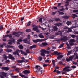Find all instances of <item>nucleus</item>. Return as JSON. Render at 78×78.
I'll list each match as a JSON object with an SVG mask.
<instances>
[{"instance_id":"obj_43","label":"nucleus","mask_w":78,"mask_h":78,"mask_svg":"<svg viewBox=\"0 0 78 78\" xmlns=\"http://www.w3.org/2000/svg\"><path fill=\"white\" fill-rule=\"evenodd\" d=\"M73 12H78V10H74L73 11Z\"/></svg>"},{"instance_id":"obj_56","label":"nucleus","mask_w":78,"mask_h":78,"mask_svg":"<svg viewBox=\"0 0 78 78\" xmlns=\"http://www.w3.org/2000/svg\"><path fill=\"white\" fill-rule=\"evenodd\" d=\"M56 73H60V71H59L58 70H57Z\"/></svg>"},{"instance_id":"obj_13","label":"nucleus","mask_w":78,"mask_h":78,"mask_svg":"<svg viewBox=\"0 0 78 78\" xmlns=\"http://www.w3.org/2000/svg\"><path fill=\"white\" fill-rule=\"evenodd\" d=\"M48 45V44L46 43H43L40 44L41 47H44L45 46H47Z\"/></svg>"},{"instance_id":"obj_48","label":"nucleus","mask_w":78,"mask_h":78,"mask_svg":"<svg viewBox=\"0 0 78 78\" xmlns=\"http://www.w3.org/2000/svg\"><path fill=\"white\" fill-rule=\"evenodd\" d=\"M59 14H60L61 15H64V13H63V12H60L59 13Z\"/></svg>"},{"instance_id":"obj_8","label":"nucleus","mask_w":78,"mask_h":78,"mask_svg":"<svg viewBox=\"0 0 78 78\" xmlns=\"http://www.w3.org/2000/svg\"><path fill=\"white\" fill-rule=\"evenodd\" d=\"M73 42H75V41L74 39H72L70 40L69 42V44L70 45H74Z\"/></svg>"},{"instance_id":"obj_24","label":"nucleus","mask_w":78,"mask_h":78,"mask_svg":"<svg viewBox=\"0 0 78 78\" xmlns=\"http://www.w3.org/2000/svg\"><path fill=\"white\" fill-rule=\"evenodd\" d=\"M19 48H20V49H23V46L21 44L19 46Z\"/></svg>"},{"instance_id":"obj_53","label":"nucleus","mask_w":78,"mask_h":78,"mask_svg":"<svg viewBox=\"0 0 78 78\" xmlns=\"http://www.w3.org/2000/svg\"><path fill=\"white\" fill-rule=\"evenodd\" d=\"M18 33H19V34H20V35H22V34H23V33L21 32H18Z\"/></svg>"},{"instance_id":"obj_26","label":"nucleus","mask_w":78,"mask_h":78,"mask_svg":"<svg viewBox=\"0 0 78 78\" xmlns=\"http://www.w3.org/2000/svg\"><path fill=\"white\" fill-rule=\"evenodd\" d=\"M38 59L39 60V61H42V57L41 56H40L38 58Z\"/></svg>"},{"instance_id":"obj_28","label":"nucleus","mask_w":78,"mask_h":78,"mask_svg":"<svg viewBox=\"0 0 78 78\" xmlns=\"http://www.w3.org/2000/svg\"><path fill=\"white\" fill-rule=\"evenodd\" d=\"M70 24H71V22H70V21H68L66 22L67 25H69Z\"/></svg>"},{"instance_id":"obj_1","label":"nucleus","mask_w":78,"mask_h":78,"mask_svg":"<svg viewBox=\"0 0 78 78\" xmlns=\"http://www.w3.org/2000/svg\"><path fill=\"white\" fill-rule=\"evenodd\" d=\"M35 69L37 70L36 71V72L37 73H39V74H42V73H43L41 69H42V68H41L40 66H37L35 67Z\"/></svg>"},{"instance_id":"obj_37","label":"nucleus","mask_w":78,"mask_h":78,"mask_svg":"<svg viewBox=\"0 0 78 78\" xmlns=\"http://www.w3.org/2000/svg\"><path fill=\"white\" fill-rule=\"evenodd\" d=\"M3 29V26L2 25L0 26V30H2Z\"/></svg>"},{"instance_id":"obj_21","label":"nucleus","mask_w":78,"mask_h":78,"mask_svg":"<svg viewBox=\"0 0 78 78\" xmlns=\"http://www.w3.org/2000/svg\"><path fill=\"white\" fill-rule=\"evenodd\" d=\"M72 16H73V19H75V17H78V16H77L75 14H72Z\"/></svg>"},{"instance_id":"obj_50","label":"nucleus","mask_w":78,"mask_h":78,"mask_svg":"<svg viewBox=\"0 0 78 78\" xmlns=\"http://www.w3.org/2000/svg\"><path fill=\"white\" fill-rule=\"evenodd\" d=\"M71 37H73V38H74V37H76V36H75V35H71Z\"/></svg>"},{"instance_id":"obj_19","label":"nucleus","mask_w":78,"mask_h":78,"mask_svg":"<svg viewBox=\"0 0 78 78\" xmlns=\"http://www.w3.org/2000/svg\"><path fill=\"white\" fill-rule=\"evenodd\" d=\"M18 42H17V44H20L19 42H22V39H20L17 40Z\"/></svg>"},{"instance_id":"obj_30","label":"nucleus","mask_w":78,"mask_h":78,"mask_svg":"<svg viewBox=\"0 0 78 78\" xmlns=\"http://www.w3.org/2000/svg\"><path fill=\"white\" fill-rule=\"evenodd\" d=\"M45 24H46L45 26L46 27H48L49 28L50 27V26L48 25L47 23H46Z\"/></svg>"},{"instance_id":"obj_6","label":"nucleus","mask_w":78,"mask_h":78,"mask_svg":"<svg viewBox=\"0 0 78 78\" xmlns=\"http://www.w3.org/2000/svg\"><path fill=\"white\" fill-rule=\"evenodd\" d=\"M21 59L22 60H17V62H20V63H22L23 62H24L25 61H26V60H25V59L24 57H21Z\"/></svg>"},{"instance_id":"obj_15","label":"nucleus","mask_w":78,"mask_h":78,"mask_svg":"<svg viewBox=\"0 0 78 78\" xmlns=\"http://www.w3.org/2000/svg\"><path fill=\"white\" fill-rule=\"evenodd\" d=\"M36 47L37 46L36 45H34L30 47V49L32 50L33 48H36Z\"/></svg>"},{"instance_id":"obj_44","label":"nucleus","mask_w":78,"mask_h":78,"mask_svg":"<svg viewBox=\"0 0 78 78\" xmlns=\"http://www.w3.org/2000/svg\"><path fill=\"white\" fill-rule=\"evenodd\" d=\"M71 67H72V68H73V69H75V68L76 67V66H71Z\"/></svg>"},{"instance_id":"obj_36","label":"nucleus","mask_w":78,"mask_h":78,"mask_svg":"<svg viewBox=\"0 0 78 78\" xmlns=\"http://www.w3.org/2000/svg\"><path fill=\"white\" fill-rule=\"evenodd\" d=\"M72 31V30H71V29H69L67 31V33H69V32H71Z\"/></svg>"},{"instance_id":"obj_60","label":"nucleus","mask_w":78,"mask_h":78,"mask_svg":"<svg viewBox=\"0 0 78 78\" xmlns=\"http://www.w3.org/2000/svg\"><path fill=\"white\" fill-rule=\"evenodd\" d=\"M13 34L14 35H16V34H17V32H14L13 33Z\"/></svg>"},{"instance_id":"obj_17","label":"nucleus","mask_w":78,"mask_h":78,"mask_svg":"<svg viewBox=\"0 0 78 78\" xmlns=\"http://www.w3.org/2000/svg\"><path fill=\"white\" fill-rule=\"evenodd\" d=\"M38 36L39 37L41 38V39L44 38V36L42 34H40Z\"/></svg>"},{"instance_id":"obj_29","label":"nucleus","mask_w":78,"mask_h":78,"mask_svg":"<svg viewBox=\"0 0 78 78\" xmlns=\"http://www.w3.org/2000/svg\"><path fill=\"white\" fill-rule=\"evenodd\" d=\"M11 45H7L5 46V47L7 48H11Z\"/></svg>"},{"instance_id":"obj_2","label":"nucleus","mask_w":78,"mask_h":78,"mask_svg":"<svg viewBox=\"0 0 78 78\" xmlns=\"http://www.w3.org/2000/svg\"><path fill=\"white\" fill-rule=\"evenodd\" d=\"M21 52L22 54H23L24 53V52L22 50H19V49H17L16 50V51L13 52V55H18V56H19V53H20V52Z\"/></svg>"},{"instance_id":"obj_55","label":"nucleus","mask_w":78,"mask_h":78,"mask_svg":"<svg viewBox=\"0 0 78 78\" xmlns=\"http://www.w3.org/2000/svg\"><path fill=\"white\" fill-rule=\"evenodd\" d=\"M56 14V12H55L52 13V14H53V15H54V14Z\"/></svg>"},{"instance_id":"obj_10","label":"nucleus","mask_w":78,"mask_h":78,"mask_svg":"<svg viewBox=\"0 0 78 78\" xmlns=\"http://www.w3.org/2000/svg\"><path fill=\"white\" fill-rule=\"evenodd\" d=\"M23 72L25 75H27L28 73H30V71L29 70H25L23 71Z\"/></svg>"},{"instance_id":"obj_7","label":"nucleus","mask_w":78,"mask_h":78,"mask_svg":"<svg viewBox=\"0 0 78 78\" xmlns=\"http://www.w3.org/2000/svg\"><path fill=\"white\" fill-rule=\"evenodd\" d=\"M0 76L1 78H4V76H6V75L7 73L4 72H1L0 73Z\"/></svg>"},{"instance_id":"obj_9","label":"nucleus","mask_w":78,"mask_h":78,"mask_svg":"<svg viewBox=\"0 0 78 78\" xmlns=\"http://www.w3.org/2000/svg\"><path fill=\"white\" fill-rule=\"evenodd\" d=\"M46 51V50L45 49H42L41 51V56H45V53Z\"/></svg>"},{"instance_id":"obj_45","label":"nucleus","mask_w":78,"mask_h":78,"mask_svg":"<svg viewBox=\"0 0 78 78\" xmlns=\"http://www.w3.org/2000/svg\"><path fill=\"white\" fill-rule=\"evenodd\" d=\"M42 18H41L39 20V22H41L42 23Z\"/></svg>"},{"instance_id":"obj_64","label":"nucleus","mask_w":78,"mask_h":78,"mask_svg":"<svg viewBox=\"0 0 78 78\" xmlns=\"http://www.w3.org/2000/svg\"><path fill=\"white\" fill-rule=\"evenodd\" d=\"M11 48H13V49H14V46H11Z\"/></svg>"},{"instance_id":"obj_59","label":"nucleus","mask_w":78,"mask_h":78,"mask_svg":"<svg viewBox=\"0 0 78 78\" xmlns=\"http://www.w3.org/2000/svg\"><path fill=\"white\" fill-rule=\"evenodd\" d=\"M9 35H6L5 36V37H9Z\"/></svg>"},{"instance_id":"obj_3","label":"nucleus","mask_w":78,"mask_h":78,"mask_svg":"<svg viewBox=\"0 0 78 78\" xmlns=\"http://www.w3.org/2000/svg\"><path fill=\"white\" fill-rule=\"evenodd\" d=\"M52 27L53 28V29H51V28H50L49 29V31L50 33H52L53 32V31H57L58 30V27H56V26H52Z\"/></svg>"},{"instance_id":"obj_18","label":"nucleus","mask_w":78,"mask_h":78,"mask_svg":"<svg viewBox=\"0 0 78 78\" xmlns=\"http://www.w3.org/2000/svg\"><path fill=\"white\" fill-rule=\"evenodd\" d=\"M64 32V31H59L57 34H55L57 35H59V34H62V33Z\"/></svg>"},{"instance_id":"obj_40","label":"nucleus","mask_w":78,"mask_h":78,"mask_svg":"<svg viewBox=\"0 0 78 78\" xmlns=\"http://www.w3.org/2000/svg\"><path fill=\"white\" fill-rule=\"evenodd\" d=\"M71 51H70L68 52V53H67V55H70L71 53Z\"/></svg>"},{"instance_id":"obj_16","label":"nucleus","mask_w":78,"mask_h":78,"mask_svg":"<svg viewBox=\"0 0 78 78\" xmlns=\"http://www.w3.org/2000/svg\"><path fill=\"white\" fill-rule=\"evenodd\" d=\"M73 59V57H70L69 58L66 59V61L68 62H69L71 60H72Z\"/></svg>"},{"instance_id":"obj_32","label":"nucleus","mask_w":78,"mask_h":78,"mask_svg":"<svg viewBox=\"0 0 78 78\" xmlns=\"http://www.w3.org/2000/svg\"><path fill=\"white\" fill-rule=\"evenodd\" d=\"M49 37L51 39H54V38L55 37V36H54V35H51Z\"/></svg>"},{"instance_id":"obj_57","label":"nucleus","mask_w":78,"mask_h":78,"mask_svg":"<svg viewBox=\"0 0 78 78\" xmlns=\"http://www.w3.org/2000/svg\"><path fill=\"white\" fill-rule=\"evenodd\" d=\"M55 25H56V26L59 27V25L58 24H55Z\"/></svg>"},{"instance_id":"obj_23","label":"nucleus","mask_w":78,"mask_h":78,"mask_svg":"<svg viewBox=\"0 0 78 78\" xmlns=\"http://www.w3.org/2000/svg\"><path fill=\"white\" fill-rule=\"evenodd\" d=\"M52 62L53 66H55V60H52Z\"/></svg>"},{"instance_id":"obj_5","label":"nucleus","mask_w":78,"mask_h":78,"mask_svg":"<svg viewBox=\"0 0 78 78\" xmlns=\"http://www.w3.org/2000/svg\"><path fill=\"white\" fill-rule=\"evenodd\" d=\"M33 41L34 43H37L39 42H42L43 41H44V40L37 39L36 40H33Z\"/></svg>"},{"instance_id":"obj_46","label":"nucleus","mask_w":78,"mask_h":78,"mask_svg":"<svg viewBox=\"0 0 78 78\" xmlns=\"http://www.w3.org/2000/svg\"><path fill=\"white\" fill-rule=\"evenodd\" d=\"M8 44L9 45H12V43L11 41H10L9 42Z\"/></svg>"},{"instance_id":"obj_35","label":"nucleus","mask_w":78,"mask_h":78,"mask_svg":"<svg viewBox=\"0 0 78 78\" xmlns=\"http://www.w3.org/2000/svg\"><path fill=\"white\" fill-rule=\"evenodd\" d=\"M8 58V57L6 56H5L4 58H3L5 59V60H6Z\"/></svg>"},{"instance_id":"obj_4","label":"nucleus","mask_w":78,"mask_h":78,"mask_svg":"<svg viewBox=\"0 0 78 78\" xmlns=\"http://www.w3.org/2000/svg\"><path fill=\"white\" fill-rule=\"evenodd\" d=\"M70 68V67L69 66H66L63 69V72H70L72 70V69H69Z\"/></svg>"},{"instance_id":"obj_47","label":"nucleus","mask_w":78,"mask_h":78,"mask_svg":"<svg viewBox=\"0 0 78 78\" xmlns=\"http://www.w3.org/2000/svg\"><path fill=\"white\" fill-rule=\"evenodd\" d=\"M56 21H59L60 20L59 18H56L55 19Z\"/></svg>"},{"instance_id":"obj_51","label":"nucleus","mask_w":78,"mask_h":78,"mask_svg":"<svg viewBox=\"0 0 78 78\" xmlns=\"http://www.w3.org/2000/svg\"><path fill=\"white\" fill-rule=\"evenodd\" d=\"M54 54H55V55H57V54H58V52H57V51H54Z\"/></svg>"},{"instance_id":"obj_25","label":"nucleus","mask_w":78,"mask_h":78,"mask_svg":"<svg viewBox=\"0 0 78 78\" xmlns=\"http://www.w3.org/2000/svg\"><path fill=\"white\" fill-rule=\"evenodd\" d=\"M58 64H60V65H61V66H64V65H65V64H63L62 63V62H60L58 63Z\"/></svg>"},{"instance_id":"obj_61","label":"nucleus","mask_w":78,"mask_h":78,"mask_svg":"<svg viewBox=\"0 0 78 78\" xmlns=\"http://www.w3.org/2000/svg\"><path fill=\"white\" fill-rule=\"evenodd\" d=\"M67 48L68 49H70V46L69 45L68 46Z\"/></svg>"},{"instance_id":"obj_20","label":"nucleus","mask_w":78,"mask_h":78,"mask_svg":"<svg viewBox=\"0 0 78 78\" xmlns=\"http://www.w3.org/2000/svg\"><path fill=\"white\" fill-rule=\"evenodd\" d=\"M24 43H27V44H30V42L27 41V39H24Z\"/></svg>"},{"instance_id":"obj_52","label":"nucleus","mask_w":78,"mask_h":78,"mask_svg":"<svg viewBox=\"0 0 78 78\" xmlns=\"http://www.w3.org/2000/svg\"><path fill=\"white\" fill-rule=\"evenodd\" d=\"M26 52L27 53H30V51L28 49H27L26 51Z\"/></svg>"},{"instance_id":"obj_62","label":"nucleus","mask_w":78,"mask_h":78,"mask_svg":"<svg viewBox=\"0 0 78 78\" xmlns=\"http://www.w3.org/2000/svg\"><path fill=\"white\" fill-rule=\"evenodd\" d=\"M2 51H3V49H1L0 50V53H2Z\"/></svg>"},{"instance_id":"obj_22","label":"nucleus","mask_w":78,"mask_h":78,"mask_svg":"<svg viewBox=\"0 0 78 78\" xmlns=\"http://www.w3.org/2000/svg\"><path fill=\"white\" fill-rule=\"evenodd\" d=\"M63 55H60L58 56L57 57V59H60V58H62V57H63Z\"/></svg>"},{"instance_id":"obj_12","label":"nucleus","mask_w":78,"mask_h":78,"mask_svg":"<svg viewBox=\"0 0 78 78\" xmlns=\"http://www.w3.org/2000/svg\"><path fill=\"white\" fill-rule=\"evenodd\" d=\"M33 30L34 31H36V32H39V30L37 29V27L36 26L33 28Z\"/></svg>"},{"instance_id":"obj_41","label":"nucleus","mask_w":78,"mask_h":78,"mask_svg":"<svg viewBox=\"0 0 78 78\" xmlns=\"http://www.w3.org/2000/svg\"><path fill=\"white\" fill-rule=\"evenodd\" d=\"M63 44H62L59 46V48H62V47H63Z\"/></svg>"},{"instance_id":"obj_63","label":"nucleus","mask_w":78,"mask_h":78,"mask_svg":"<svg viewBox=\"0 0 78 78\" xmlns=\"http://www.w3.org/2000/svg\"><path fill=\"white\" fill-rule=\"evenodd\" d=\"M24 55H27V53H26L25 52H24L23 54Z\"/></svg>"},{"instance_id":"obj_11","label":"nucleus","mask_w":78,"mask_h":78,"mask_svg":"<svg viewBox=\"0 0 78 78\" xmlns=\"http://www.w3.org/2000/svg\"><path fill=\"white\" fill-rule=\"evenodd\" d=\"M8 58L9 59H11L12 60H14V58L12 57V55L11 54H9V56H8Z\"/></svg>"},{"instance_id":"obj_39","label":"nucleus","mask_w":78,"mask_h":78,"mask_svg":"<svg viewBox=\"0 0 78 78\" xmlns=\"http://www.w3.org/2000/svg\"><path fill=\"white\" fill-rule=\"evenodd\" d=\"M69 17L67 16H66L63 17V18H64V19H69Z\"/></svg>"},{"instance_id":"obj_14","label":"nucleus","mask_w":78,"mask_h":78,"mask_svg":"<svg viewBox=\"0 0 78 78\" xmlns=\"http://www.w3.org/2000/svg\"><path fill=\"white\" fill-rule=\"evenodd\" d=\"M2 70H6V71H8V70H9V68L7 67H2Z\"/></svg>"},{"instance_id":"obj_34","label":"nucleus","mask_w":78,"mask_h":78,"mask_svg":"<svg viewBox=\"0 0 78 78\" xmlns=\"http://www.w3.org/2000/svg\"><path fill=\"white\" fill-rule=\"evenodd\" d=\"M49 65L48 64H44L43 65V66L44 67H47V66H48Z\"/></svg>"},{"instance_id":"obj_49","label":"nucleus","mask_w":78,"mask_h":78,"mask_svg":"<svg viewBox=\"0 0 78 78\" xmlns=\"http://www.w3.org/2000/svg\"><path fill=\"white\" fill-rule=\"evenodd\" d=\"M31 23V22H29L27 24V26H30V24Z\"/></svg>"},{"instance_id":"obj_33","label":"nucleus","mask_w":78,"mask_h":78,"mask_svg":"<svg viewBox=\"0 0 78 78\" xmlns=\"http://www.w3.org/2000/svg\"><path fill=\"white\" fill-rule=\"evenodd\" d=\"M26 32H30L31 31V30L30 29H28L26 30Z\"/></svg>"},{"instance_id":"obj_54","label":"nucleus","mask_w":78,"mask_h":78,"mask_svg":"<svg viewBox=\"0 0 78 78\" xmlns=\"http://www.w3.org/2000/svg\"><path fill=\"white\" fill-rule=\"evenodd\" d=\"M59 24L60 25H62V22H61L59 23Z\"/></svg>"},{"instance_id":"obj_31","label":"nucleus","mask_w":78,"mask_h":78,"mask_svg":"<svg viewBox=\"0 0 78 78\" xmlns=\"http://www.w3.org/2000/svg\"><path fill=\"white\" fill-rule=\"evenodd\" d=\"M12 78H18L19 76H12Z\"/></svg>"},{"instance_id":"obj_42","label":"nucleus","mask_w":78,"mask_h":78,"mask_svg":"<svg viewBox=\"0 0 78 78\" xmlns=\"http://www.w3.org/2000/svg\"><path fill=\"white\" fill-rule=\"evenodd\" d=\"M20 75L22 77H24V76H25V75L22 74L21 73H20Z\"/></svg>"},{"instance_id":"obj_27","label":"nucleus","mask_w":78,"mask_h":78,"mask_svg":"<svg viewBox=\"0 0 78 78\" xmlns=\"http://www.w3.org/2000/svg\"><path fill=\"white\" fill-rule=\"evenodd\" d=\"M12 50L11 49H7V52H11L12 51Z\"/></svg>"},{"instance_id":"obj_38","label":"nucleus","mask_w":78,"mask_h":78,"mask_svg":"<svg viewBox=\"0 0 78 78\" xmlns=\"http://www.w3.org/2000/svg\"><path fill=\"white\" fill-rule=\"evenodd\" d=\"M12 35H9V37L10 39H11V38H12Z\"/></svg>"},{"instance_id":"obj_58","label":"nucleus","mask_w":78,"mask_h":78,"mask_svg":"<svg viewBox=\"0 0 78 78\" xmlns=\"http://www.w3.org/2000/svg\"><path fill=\"white\" fill-rule=\"evenodd\" d=\"M45 62H49V60H46L45 61Z\"/></svg>"}]
</instances>
